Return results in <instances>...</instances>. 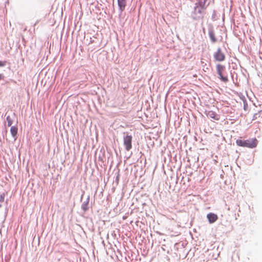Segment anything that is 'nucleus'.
Masks as SVG:
<instances>
[{
    "instance_id": "4468645a",
    "label": "nucleus",
    "mask_w": 262,
    "mask_h": 262,
    "mask_svg": "<svg viewBox=\"0 0 262 262\" xmlns=\"http://www.w3.org/2000/svg\"><path fill=\"white\" fill-rule=\"evenodd\" d=\"M6 61H0V67H4L6 65Z\"/></svg>"
},
{
    "instance_id": "1a4fd4ad",
    "label": "nucleus",
    "mask_w": 262,
    "mask_h": 262,
    "mask_svg": "<svg viewBox=\"0 0 262 262\" xmlns=\"http://www.w3.org/2000/svg\"><path fill=\"white\" fill-rule=\"evenodd\" d=\"M209 36L212 42L214 43L216 41V38L215 36V33L213 30H210L209 31Z\"/></svg>"
},
{
    "instance_id": "ddd939ff",
    "label": "nucleus",
    "mask_w": 262,
    "mask_h": 262,
    "mask_svg": "<svg viewBox=\"0 0 262 262\" xmlns=\"http://www.w3.org/2000/svg\"><path fill=\"white\" fill-rule=\"evenodd\" d=\"M5 196V195L4 193H3L0 195V202H3L4 201Z\"/></svg>"
},
{
    "instance_id": "9d476101",
    "label": "nucleus",
    "mask_w": 262,
    "mask_h": 262,
    "mask_svg": "<svg viewBox=\"0 0 262 262\" xmlns=\"http://www.w3.org/2000/svg\"><path fill=\"white\" fill-rule=\"evenodd\" d=\"M11 134L12 136L16 139V136L17 134V128L15 126H13L11 127L10 129Z\"/></svg>"
},
{
    "instance_id": "2eb2a0df",
    "label": "nucleus",
    "mask_w": 262,
    "mask_h": 262,
    "mask_svg": "<svg viewBox=\"0 0 262 262\" xmlns=\"http://www.w3.org/2000/svg\"><path fill=\"white\" fill-rule=\"evenodd\" d=\"M4 78V76H3L2 74H0V81L3 79Z\"/></svg>"
},
{
    "instance_id": "f8f14e48",
    "label": "nucleus",
    "mask_w": 262,
    "mask_h": 262,
    "mask_svg": "<svg viewBox=\"0 0 262 262\" xmlns=\"http://www.w3.org/2000/svg\"><path fill=\"white\" fill-rule=\"evenodd\" d=\"M201 63L203 69L204 71H206V70L209 69L208 66L207 65L206 63L204 64V62L203 61H202Z\"/></svg>"
},
{
    "instance_id": "0eeeda50",
    "label": "nucleus",
    "mask_w": 262,
    "mask_h": 262,
    "mask_svg": "<svg viewBox=\"0 0 262 262\" xmlns=\"http://www.w3.org/2000/svg\"><path fill=\"white\" fill-rule=\"evenodd\" d=\"M117 1L120 10L121 12L123 11L126 6L127 0H117Z\"/></svg>"
},
{
    "instance_id": "f03ea898",
    "label": "nucleus",
    "mask_w": 262,
    "mask_h": 262,
    "mask_svg": "<svg viewBox=\"0 0 262 262\" xmlns=\"http://www.w3.org/2000/svg\"><path fill=\"white\" fill-rule=\"evenodd\" d=\"M236 143L239 146L253 148L256 147L258 141L256 138L249 139L246 140L238 139L236 141Z\"/></svg>"
},
{
    "instance_id": "7ed1b4c3",
    "label": "nucleus",
    "mask_w": 262,
    "mask_h": 262,
    "mask_svg": "<svg viewBox=\"0 0 262 262\" xmlns=\"http://www.w3.org/2000/svg\"><path fill=\"white\" fill-rule=\"evenodd\" d=\"M225 70L224 66L218 64L216 65V71L219 76V78L223 82H227L228 81L227 76L224 75V72Z\"/></svg>"
},
{
    "instance_id": "f257e3e1",
    "label": "nucleus",
    "mask_w": 262,
    "mask_h": 262,
    "mask_svg": "<svg viewBox=\"0 0 262 262\" xmlns=\"http://www.w3.org/2000/svg\"><path fill=\"white\" fill-rule=\"evenodd\" d=\"M207 0H199L195 4V6L193 11L192 13V17L194 19H198L200 18L205 11L207 7L206 3Z\"/></svg>"
},
{
    "instance_id": "423d86ee",
    "label": "nucleus",
    "mask_w": 262,
    "mask_h": 262,
    "mask_svg": "<svg viewBox=\"0 0 262 262\" xmlns=\"http://www.w3.org/2000/svg\"><path fill=\"white\" fill-rule=\"evenodd\" d=\"M207 217L210 223H213L218 219L217 215L216 214L213 213H210L207 214Z\"/></svg>"
},
{
    "instance_id": "39448f33",
    "label": "nucleus",
    "mask_w": 262,
    "mask_h": 262,
    "mask_svg": "<svg viewBox=\"0 0 262 262\" xmlns=\"http://www.w3.org/2000/svg\"><path fill=\"white\" fill-rule=\"evenodd\" d=\"M132 136L127 135L124 138L123 142L126 150H129L132 147Z\"/></svg>"
},
{
    "instance_id": "20e7f679",
    "label": "nucleus",
    "mask_w": 262,
    "mask_h": 262,
    "mask_svg": "<svg viewBox=\"0 0 262 262\" xmlns=\"http://www.w3.org/2000/svg\"><path fill=\"white\" fill-rule=\"evenodd\" d=\"M214 58L216 61H222L225 59V54L222 52L221 48H218L217 51L214 53Z\"/></svg>"
},
{
    "instance_id": "9b49d317",
    "label": "nucleus",
    "mask_w": 262,
    "mask_h": 262,
    "mask_svg": "<svg viewBox=\"0 0 262 262\" xmlns=\"http://www.w3.org/2000/svg\"><path fill=\"white\" fill-rule=\"evenodd\" d=\"M14 118V116H8L7 117V121L8 122V125L9 126H10L12 125L13 122V118Z\"/></svg>"
},
{
    "instance_id": "6e6552de",
    "label": "nucleus",
    "mask_w": 262,
    "mask_h": 262,
    "mask_svg": "<svg viewBox=\"0 0 262 262\" xmlns=\"http://www.w3.org/2000/svg\"><path fill=\"white\" fill-rule=\"evenodd\" d=\"M208 117L212 118L215 120H219L220 119L219 116L213 111H208L206 114Z\"/></svg>"
}]
</instances>
